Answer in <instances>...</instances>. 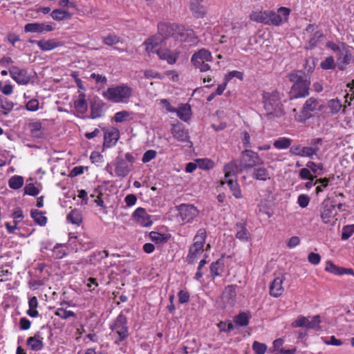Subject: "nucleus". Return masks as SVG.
Returning <instances> with one entry per match:
<instances>
[{"label": "nucleus", "mask_w": 354, "mask_h": 354, "mask_svg": "<svg viewBox=\"0 0 354 354\" xmlns=\"http://www.w3.org/2000/svg\"><path fill=\"white\" fill-rule=\"evenodd\" d=\"M264 108L269 118L272 116H279L282 113L280 109V95L277 90H269L263 93Z\"/></svg>", "instance_id": "obj_1"}, {"label": "nucleus", "mask_w": 354, "mask_h": 354, "mask_svg": "<svg viewBox=\"0 0 354 354\" xmlns=\"http://www.w3.org/2000/svg\"><path fill=\"white\" fill-rule=\"evenodd\" d=\"M211 59L212 55L210 52L205 48H202L192 55L191 62L201 72H205L210 68L209 64L205 62L211 61Z\"/></svg>", "instance_id": "obj_3"}, {"label": "nucleus", "mask_w": 354, "mask_h": 354, "mask_svg": "<svg viewBox=\"0 0 354 354\" xmlns=\"http://www.w3.org/2000/svg\"><path fill=\"white\" fill-rule=\"evenodd\" d=\"M299 177L303 180H313L315 178V176H313L310 174V170L309 168H302L299 171Z\"/></svg>", "instance_id": "obj_58"}, {"label": "nucleus", "mask_w": 354, "mask_h": 354, "mask_svg": "<svg viewBox=\"0 0 354 354\" xmlns=\"http://www.w3.org/2000/svg\"><path fill=\"white\" fill-rule=\"evenodd\" d=\"M190 10L193 15L196 18H201L206 13L205 6L198 0H194L191 2Z\"/></svg>", "instance_id": "obj_24"}, {"label": "nucleus", "mask_w": 354, "mask_h": 354, "mask_svg": "<svg viewBox=\"0 0 354 354\" xmlns=\"http://www.w3.org/2000/svg\"><path fill=\"white\" fill-rule=\"evenodd\" d=\"M206 239V231L205 229H200L194 238V243L190 246L187 257V262L193 264L203 252L204 244Z\"/></svg>", "instance_id": "obj_2"}, {"label": "nucleus", "mask_w": 354, "mask_h": 354, "mask_svg": "<svg viewBox=\"0 0 354 354\" xmlns=\"http://www.w3.org/2000/svg\"><path fill=\"white\" fill-rule=\"evenodd\" d=\"M223 268V263L221 260L218 259L215 262H213L210 265V273L211 275L214 277L216 276H220Z\"/></svg>", "instance_id": "obj_38"}, {"label": "nucleus", "mask_w": 354, "mask_h": 354, "mask_svg": "<svg viewBox=\"0 0 354 354\" xmlns=\"http://www.w3.org/2000/svg\"><path fill=\"white\" fill-rule=\"evenodd\" d=\"M252 348L257 354H264L267 349L266 344L254 341L252 344Z\"/></svg>", "instance_id": "obj_55"}, {"label": "nucleus", "mask_w": 354, "mask_h": 354, "mask_svg": "<svg viewBox=\"0 0 354 354\" xmlns=\"http://www.w3.org/2000/svg\"><path fill=\"white\" fill-rule=\"evenodd\" d=\"M11 77L19 84H26L30 81V76L24 69L12 66L9 70Z\"/></svg>", "instance_id": "obj_18"}, {"label": "nucleus", "mask_w": 354, "mask_h": 354, "mask_svg": "<svg viewBox=\"0 0 354 354\" xmlns=\"http://www.w3.org/2000/svg\"><path fill=\"white\" fill-rule=\"evenodd\" d=\"M337 214L336 204L330 198H326L320 206V216L324 223H329Z\"/></svg>", "instance_id": "obj_4"}, {"label": "nucleus", "mask_w": 354, "mask_h": 354, "mask_svg": "<svg viewBox=\"0 0 354 354\" xmlns=\"http://www.w3.org/2000/svg\"><path fill=\"white\" fill-rule=\"evenodd\" d=\"M327 108L329 109V112L332 115H334L337 113L341 110L342 105L339 100L332 99L328 102Z\"/></svg>", "instance_id": "obj_37"}, {"label": "nucleus", "mask_w": 354, "mask_h": 354, "mask_svg": "<svg viewBox=\"0 0 354 354\" xmlns=\"http://www.w3.org/2000/svg\"><path fill=\"white\" fill-rule=\"evenodd\" d=\"M51 17L55 20L61 21L64 19L69 18L71 17V15H70L69 12H68L66 10H61V9H56V10H54L51 12Z\"/></svg>", "instance_id": "obj_45"}, {"label": "nucleus", "mask_w": 354, "mask_h": 354, "mask_svg": "<svg viewBox=\"0 0 354 354\" xmlns=\"http://www.w3.org/2000/svg\"><path fill=\"white\" fill-rule=\"evenodd\" d=\"M310 202V198L305 194H301L298 197L297 203L299 205L302 207H306Z\"/></svg>", "instance_id": "obj_62"}, {"label": "nucleus", "mask_w": 354, "mask_h": 354, "mask_svg": "<svg viewBox=\"0 0 354 354\" xmlns=\"http://www.w3.org/2000/svg\"><path fill=\"white\" fill-rule=\"evenodd\" d=\"M132 216L137 223L143 227H149L152 225L153 222L151 219V216L149 215L145 209L142 207L137 208L134 211Z\"/></svg>", "instance_id": "obj_16"}, {"label": "nucleus", "mask_w": 354, "mask_h": 354, "mask_svg": "<svg viewBox=\"0 0 354 354\" xmlns=\"http://www.w3.org/2000/svg\"><path fill=\"white\" fill-rule=\"evenodd\" d=\"M317 102L313 97L307 100L302 108L300 115H299V120L306 121L311 118V112L316 109Z\"/></svg>", "instance_id": "obj_17"}, {"label": "nucleus", "mask_w": 354, "mask_h": 354, "mask_svg": "<svg viewBox=\"0 0 354 354\" xmlns=\"http://www.w3.org/2000/svg\"><path fill=\"white\" fill-rule=\"evenodd\" d=\"M341 267L335 265L331 261H327L326 263L325 270L336 275H341Z\"/></svg>", "instance_id": "obj_50"}, {"label": "nucleus", "mask_w": 354, "mask_h": 354, "mask_svg": "<svg viewBox=\"0 0 354 354\" xmlns=\"http://www.w3.org/2000/svg\"><path fill=\"white\" fill-rule=\"evenodd\" d=\"M245 169L243 168L241 162L237 160H232L225 165L223 171L225 172V178H235L236 175L241 173Z\"/></svg>", "instance_id": "obj_13"}, {"label": "nucleus", "mask_w": 354, "mask_h": 354, "mask_svg": "<svg viewBox=\"0 0 354 354\" xmlns=\"http://www.w3.org/2000/svg\"><path fill=\"white\" fill-rule=\"evenodd\" d=\"M315 67V59L313 57H308L306 59L304 69L308 74L313 71Z\"/></svg>", "instance_id": "obj_59"}, {"label": "nucleus", "mask_w": 354, "mask_h": 354, "mask_svg": "<svg viewBox=\"0 0 354 354\" xmlns=\"http://www.w3.org/2000/svg\"><path fill=\"white\" fill-rule=\"evenodd\" d=\"M317 149L310 147H301L300 145H292L290 148V153L294 156L308 157L312 158L315 155Z\"/></svg>", "instance_id": "obj_19"}, {"label": "nucleus", "mask_w": 354, "mask_h": 354, "mask_svg": "<svg viewBox=\"0 0 354 354\" xmlns=\"http://www.w3.org/2000/svg\"><path fill=\"white\" fill-rule=\"evenodd\" d=\"M291 140L287 138H281L275 140L273 143V146L279 149H287L290 146Z\"/></svg>", "instance_id": "obj_47"}, {"label": "nucleus", "mask_w": 354, "mask_h": 354, "mask_svg": "<svg viewBox=\"0 0 354 354\" xmlns=\"http://www.w3.org/2000/svg\"><path fill=\"white\" fill-rule=\"evenodd\" d=\"M24 185V178L21 176H14L8 180V185L11 189H18Z\"/></svg>", "instance_id": "obj_43"}, {"label": "nucleus", "mask_w": 354, "mask_h": 354, "mask_svg": "<svg viewBox=\"0 0 354 354\" xmlns=\"http://www.w3.org/2000/svg\"><path fill=\"white\" fill-rule=\"evenodd\" d=\"M115 174L118 177H126L131 170V165L128 164L122 157L118 156L113 162Z\"/></svg>", "instance_id": "obj_15"}, {"label": "nucleus", "mask_w": 354, "mask_h": 354, "mask_svg": "<svg viewBox=\"0 0 354 354\" xmlns=\"http://www.w3.org/2000/svg\"><path fill=\"white\" fill-rule=\"evenodd\" d=\"M174 113L180 120L187 121L190 118L191 107L187 104H182Z\"/></svg>", "instance_id": "obj_27"}, {"label": "nucleus", "mask_w": 354, "mask_h": 354, "mask_svg": "<svg viewBox=\"0 0 354 354\" xmlns=\"http://www.w3.org/2000/svg\"><path fill=\"white\" fill-rule=\"evenodd\" d=\"M308 260L311 264L317 265L320 262L321 257L317 253L310 252L308 256Z\"/></svg>", "instance_id": "obj_63"}, {"label": "nucleus", "mask_w": 354, "mask_h": 354, "mask_svg": "<svg viewBox=\"0 0 354 354\" xmlns=\"http://www.w3.org/2000/svg\"><path fill=\"white\" fill-rule=\"evenodd\" d=\"M179 216L182 221L189 222L198 214V211L193 205L181 204L178 207Z\"/></svg>", "instance_id": "obj_12"}, {"label": "nucleus", "mask_w": 354, "mask_h": 354, "mask_svg": "<svg viewBox=\"0 0 354 354\" xmlns=\"http://www.w3.org/2000/svg\"><path fill=\"white\" fill-rule=\"evenodd\" d=\"M243 80V73L240 71H233L229 73V74L225 77L224 86H225L227 84H236V80L239 82H241Z\"/></svg>", "instance_id": "obj_33"}, {"label": "nucleus", "mask_w": 354, "mask_h": 354, "mask_svg": "<svg viewBox=\"0 0 354 354\" xmlns=\"http://www.w3.org/2000/svg\"><path fill=\"white\" fill-rule=\"evenodd\" d=\"M26 343L31 350L35 351H40L44 347V343L40 339H36L32 337H28Z\"/></svg>", "instance_id": "obj_41"}, {"label": "nucleus", "mask_w": 354, "mask_h": 354, "mask_svg": "<svg viewBox=\"0 0 354 354\" xmlns=\"http://www.w3.org/2000/svg\"><path fill=\"white\" fill-rule=\"evenodd\" d=\"M340 50L336 53L337 60L342 64H348L351 58V53L348 49V46L345 44H342Z\"/></svg>", "instance_id": "obj_22"}, {"label": "nucleus", "mask_w": 354, "mask_h": 354, "mask_svg": "<svg viewBox=\"0 0 354 354\" xmlns=\"http://www.w3.org/2000/svg\"><path fill=\"white\" fill-rule=\"evenodd\" d=\"M267 10L266 11H252L250 15V19L255 22L261 23L264 24H267L268 17H267Z\"/></svg>", "instance_id": "obj_29"}, {"label": "nucleus", "mask_w": 354, "mask_h": 354, "mask_svg": "<svg viewBox=\"0 0 354 354\" xmlns=\"http://www.w3.org/2000/svg\"><path fill=\"white\" fill-rule=\"evenodd\" d=\"M284 280L285 276L283 274H275L274 279L270 284V294L271 296L279 297L283 294L284 288L282 284Z\"/></svg>", "instance_id": "obj_14"}, {"label": "nucleus", "mask_w": 354, "mask_h": 354, "mask_svg": "<svg viewBox=\"0 0 354 354\" xmlns=\"http://www.w3.org/2000/svg\"><path fill=\"white\" fill-rule=\"evenodd\" d=\"M320 323L321 317L319 315L313 316L311 320H309L308 317L300 315L292 323V326L293 328L304 327L306 329H313L317 331L322 329Z\"/></svg>", "instance_id": "obj_7"}, {"label": "nucleus", "mask_w": 354, "mask_h": 354, "mask_svg": "<svg viewBox=\"0 0 354 354\" xmlns=\"http://www.w3.org/2000/svg\"><path fill=\"white\" fill-rule=\"evenodd\" d=\"M30 214L34 221L41 226L46 225L47 222V218L42 215L41 212L38 209H32Z\"/></svg>", "instance_id": "obj_39"}, {"label": "nucleus", "mask_w": 354, "mask_h": 354, "mask_svg": "<svg viewBox=\"0 0 354 354\" xmlns=\"http://www.w3.org/2000/svg\"><path fill=\"white\" fill-rule=\"evenodd\" d=\"M130 115V113L127 111L117 112L114 115V120L116 122H122Z\"/></svg>", "instance_id": "obj_57"}, {"label": "nucleus", "mask_w": 354, "mask_h": 354, "mask_svg": "<svg viewBox=\"0 0 354 354\" xmlns=\"http://www.w3.org/2000/svg\"><path fill=\"white\" fill-rule=\"evenodd\" d=\"M250 315L249 313L245 312H242L239 313L238 315L234 317V322L241 326H245L249 323V319Z\"/></svg>", "instance_id": "obj_40"}, {"label": "nucleus", "mask_w": 354, "mask_h": 354, "mask_svg": "<svg viewBox=\"0 0 354 354\" xmlns=\"http://www.w3.org/2000/svg\"><path fill=\"white\" fill-rule=\"evenodd\" d=\"M236 237L241 241H248L250 236V232L247 230L245 224L238 223L236 225Z\"/></svg>", "instance_id": "obj_26"}, {"label": "nucleus", "mask_w": 354, "mask_h": 354, "mask_svg": "<svg viewBox=\"0 0 354 354\" xmlns=\"http://www.w3.org/2000/svg\"><path fill=\"white\" fill-rule=\"evenodd\" d=\"M252 177L258 180L266 181L270 178L268 170L263 165L254 167Z\"/></svg>", "instance_id": "obj_23"}, {"label": "nucleus", "mask_w": 354, "mask_h": 354, "mask_svg": "<svg viewBox=\"0 0 354 354\" xmlns=\"http://www.w3.org/2000/svg\"><path fill=\"white\" fill-rule=\"evenodd\" d=\"M14 106V104L6 100L4 97H0V114L7 115Z\"/></svg>", "instance_id": "obj_35"}, {"label": "nucleus", "mask_w": 354, "mask_h": 354, "mask_svg": "<svg viewBox=\"0 0 354 354\" xmlns=\"http://www.w3.org/2000/svg\"><path fill=\"white\" fill-rule=\"evenodd\" d=\"M37 46L42 50H50L59 46L55 39L40 40L37 41Z\"/></svg>", "instance_id": "obj_31"}, {"label": "nucleus", "mask_w": 354, "mask_h": 354, "mask_svg": "<svg viewBox=\"0 0 354 354\" xmlns=\"http://www.w3.org/2000/svg\"><path fill=\"white\" fill-rule=\"evenodd\" d=\"M236 286L229 285L223 291L220 301H218V306L221 308H231L236 302Z\"/></svg>", "instance_id": "obj_8"}, {"label": "nucleus", "mask_w": 354, "mask_h": 354, "mask_svg": "<svg viewBox=\"0 0 354 354\" xmlns=\"http://www.w3.org/2000/svg\"><path fill=\"white\" fill-rule=\"evenodd\" d=\"M321 67L324 70L332 69L335 68V62L333 57H327L325 60L321 62Z\"/></svg>", "instance_id": "obj_52"}, {"label": "nucleus", "mask_w": 354, "mask_h": 354, "mask_svg": "<svg viewBox=\"0 0 354 354\" xmlns=\"http://www.w3.org/2000/svg\"><path fill=\"white\" fill-rule=\"evenodd\" d=\"M239 160L245 170L257 166L263 165V161L259 154L250 149H245L242 151Z\"/></svg>", "instance_id": "obj_5"}, {"label": "nucleus", "mask_w": 354, "mask_h": 354, "mask_svg": "<svg viewBox=\"0 0 354 354\" xmlns=\"http://www.w3.org/2000/svg\"><path fill=\"white\" fill-rule=\"evenodd\" d=\"M91 118L93 119L97 118L102 116V110L95 104L91 105Z\"/></svg>", "instance_id": "obj_61"}, {"label": "nucleus", "mask_w": 354, "mask_h": 354, "mask_svg": "<svg viewBox=\"0 0 354 354\" xmlns=\"http://www.w3.org/2000/svg\"><path fill=\"white\" fill-rule=\"evenodd\" d=\"M178 300L180 304L187 303L189 300V294L188 292L181 290L178 292Z\"/></svg>", "instance_id": "obj_64"}, {"label": "nucleus", "mask_w": 354, "mask_h": 354, "mask_svg": "<svg viewBox=\"0 0 354 354\" xmlns=\"http://www.w3.org/2000/svg\"><path fill=\"white\" fill-rule=\"evenodd\" d=\"M162 39L160 36H153L147 39L144 44L146 46V50L150 53L153 51L156 47H157L161 42Z\"/></svg>", "instance_id": "obj_30"}, {"label": "nucleus", "mask_w": 354, "mask_h": 354, "mask_svg": "<svg viewBox=\"0 0 354 354\" xmlns=\"http://www.w3.org/2000/svg\"><path fill=\"white\" fill-rule=\"evenodd\" d=\"M225 183L227 184L230 191L236 198H241L242 197L241 191L237 183L236 178H225Z\"/></svg>", "instance_id": "obj_25"}, {"label": "nucleus", "mask_w": 354, "mask_h": 354, "mask_svg": "<svg viewBox=\"0 0 354 354\" xmlns=\"http://www.w3.org/2000/svg\"><path fill=\"white\" fill-rule=\"evenodd\" d=\"M103 96L114 103H127L132 96L131 90H106Z\"/></svg>", "instance_id": "obj_9"}, {"label": "nucleus", "mask_w": 354, "mask_h": 354, "mask_svg": "<svg viewBox=\"0 0 354 354\" xmlns=\"http://www.w3.org/2000/svg\"><path fill=\"white\" fill-rule=\"evenodd\" d=\"M158 57L163 60H166L169 64H173L176 62V58L179 54L178 52H171L168 49H160L156 50Z\"/></svg>", "instance_id": "obj_20"}, {"label": "nucleus", "mask_w": 354, "mask_h": 354, "mask_svg": "<svg viewBox=\"0 0 354 354\" xmlns=\"http://www.w3.org/2000/svg\"><path fill=\"white\" fill-rule=\"evenodd\" d=\"M119 138V131L113 128L110 130H106L104 136V147H110L111 142L115 143Z\"/></svg>", "instance_id": "obj_21"}, {"label": "nucleus", "mask_w": 354, "mask_h": 354, "mask_svg": "<svg viewBox=\"0 0 354 354\" xmlns=\"http://www.w3.org/2000/svg\"><path fill=\"white\" fill-rule=\"evenodd\" d=\"M198 166L203 169H209L214 167V163L209 159H203L198 160Z\"/></svg>", "instance_id": "obj_56"}, {"label": "nucleus", "mask_w": 354, "mask_h": 354, "mask_svg": "<svg viewBox=\"0 0 354 354\" xmlns=\"http://www.w3.org/2000/svg\"><path fill=\"white\" fill-rule=\"evenodd\" d=\"M41 24L39 23H30L27 24L24 27V30L26 32H42Z\"/></svg>", "instance_id": "obj_49"}, {"label": "nucleus", "mask_w": 354, "mask_h": 354, "mask_svg": "<svg viewBox=\"0 0 354 354\" xmlns=\"http://www.w3.org/2000/svg\"><path fill=\"white\" fill-rule=\"evenodd\" d=\"M55 315L62 319H68L70 317H75V314L71 310H66L62 308H59L57 310Z\"/></svg>", "instance_id": "obj_51"}, {"label": "nucleus", "mask_w": 354, "mask_h": 354, "mask_svg": "<svg viewBox=\"0 0 354 354\" xmlns=\"http://www.w3.org/2000/svg\"><path fill=\"white\" fill-rule=\"evenodd\" d=\"M324 37L323 33L319 31H315L313 35V37L309 39L308 43V46H306L307 49H313L314 48L317 43L320 41V39Z\"/></svg>", "instance_id": "obj_46"}, {"label": "nucleus", "mask_w": 354, "mask_h": 354, "mask_svg": "<svg viewBox=\"0 0 354 354\" xmlns=\"http://www.w3.org/2000/svg\"><path fill=\"white\" fill-rule=\"evenodd\" d=\"M267 15L268 23L266 25L279 26L282 24L283 18L279 14L274 11L267 10Z\"/></svg>", "instance_id": "obj_32"}, {"label": "nucleus", "mask_w": 354, "mask_h": 354, "mask_svg": "<svg viewBox=\"0 0 354 354\" xmlns=\"http://www.w3.org/2000/svg\"><path fill=\"white\" fill-rule=\"evenodd\" d=\"M67 220L73 224L79 225L82 221V216L80 210L74 209L67 215Z\"/></svg>", "instance_id": "obj_36"}, {"label": "nucleus", "mask_w": 354, "mask_h": 354, "mask_svg": "<svg viewBox=\"0 0 354 354\" xmlns=\"http://www.w3.org/2000/svg\"><path fill=\"white\" fill-rule=\"evenodd\" d=\"M354 233V224L344 227L342 233V239L346 240L349 239Z\"/></svg>", "instance_id": "obj_53"}, {"label": "nucleus", "mask_w": 354, "mask_h": 354, "mask_svg": "<svg viewBox=\"0 0 354 354\" xmlns=\"http://www.w3.org/2000/svg\"><path fill=\"white\" fill-rule=\"evenodd\" d=\"M74 106L75 109L80 112V113H84L87 109V103L85 100V95L83 93H81L79 95L78 99L75 100L74 102Z\"/></svg>", "instance_id": "obj_34"}, {"label": "nucleus", "mask_w": 354, "mask_h": 354, "mask_svg": "<svg viewBox=\"0 0 354 354\" xmlns=\"http://www.w3.org/2000/svg\"><path fill=\"white\" fill-rule=\"evenodd\" d=\"M171 133L174 138L180 142L189 141L188 132L179 127H174L171 129Z\"/></svg>", "instance_id": "obj_28"}, {"label": "nucleus", "mask_w": 354, "mask_h": 354, "mask_svg": "<svg viewBox=\"0 0 354 354\" xmlns=\"http://www.w3.org/2000/svg\"><path fill=\"white\" fill-rule=\"evenodd\" d=\"M29 128L31 135L35 138H41L42 133L41 131L42 125L40 122H33L29 124Z\"/></svg>", "instance_id": "obj_42"}, {"label": "nucleus", "mask_w": 354, "mask_h": 354, "mask_svg": "<svg viewBox=\"0 0 354 354\" xmlns=\"http://www.w3.org/2000/svg\"><path fill=\"white\" fill-rule=\"evenodd\" d=\"M39 189L36 187L32 183L27 184L24 187V193L26 194L36 196L39 194Z\"/></svg>", "instance_id": "obj_54"}, {"label": "nucleus", "mask_w": 354, "mask_h": 354, "mask_svg": "<svg viewBox=\"0 0 354 354\" xmlns=\"http://www.w3.org/2000/svg\"><path fill=\"white\" fill-rule=\"evenodd\" d=\"M156 151L154 150H148L147 151L142 158V161L144 163L148 162L153 159L156 156Z\"/></svg>", "instance_id": "obj_60"}, {"label": "nucleus", "mask_w": 354, "mask_h": 354, "mask_svg": "<svg viewBox=\"0 0 354 354\" xmlns=\"http://www.w3.org/2000/svg\"><path fill=\"white\" fill-rule=\"evenodd\" d=\"M149 237L151 241H155L156 243H166L169 238V236L165 234H160L157 232H151L149 233Z\"/></svg>", "instance_id": "obj_44"}, {"label": "nucleus", "mask_w": 354, "mask_h": 354, "mask_svg": "<svg viewBox=\"0 0 354 354\" xmlns=\"http://www.w3.org/2000/svg\"><path fill=\"white\" fill-rule=\"evenodd\" d=\"M183 30V27L179 26L177 24H161L158 26V32L161 35V38H169L172 37L171 39L176 40L180 32Z\"/></svg>", "instance_id": "obj_11"}, {"label": "nucleus", "mask_w": 354, "mask_h": 354, "mask_svg": "<svg viewBox=\"0 0 354 354\" xmlns=\"http://www.w3.org/2000/svg\"><path fill=\"white\" fill-rule=\"evenodd\" d=\"M287 77L292 83L291 88H309L310 81L308 73L296 71L290 73Z\"/></svg>", "instance_id": "obj_6"}, {"label": "nucleus", "mask_w": 354, "mask_h": 354, "mask_svg": "<svg viewBox=\"0 0 354 354\" xmlns=\"http://www.w3.org/2000/svg\"><path fill=\"white\" fill-rule=\"evenodd\" d=\"M111 328L118 334L119 340L123 341L129 335L127 317L120 313Z\"/></svg>", "instance_id": "obj_10"}, {"label": "nucleus", "mask_w": 354, "mask_h": 354, "mask_svg": "<svg viewBox=\"0 0 354 354\" xmlns=\"http://www.w3.org/2000/svg\"><path fill=\"white\" fill-rule=\"evenodd\" d=\"M120 42V38L114 34H109L103 37V43L107 46H113Z\"/></svg>", "instance_id": "obj_48"}]
</instances>
